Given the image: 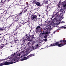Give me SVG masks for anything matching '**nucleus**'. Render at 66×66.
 <instances>
[{"instance_id":"obj_1","label":"nucleus","mask_w":66,"mask_h":66,"mask_svg":"<svg viewBox=\"0 0 66 66\" xmlns=\"http://www.w3.org/2000/svg\"><path fill=\"white\" fill-rule=\"evenodd\" d=\"M33 38L34 35H29V34H28L26 35L25 36H24L23 38L22 39L21 42H22V43H24L27 40V39L29 42H32L33 40Z\"/></svg>"},{"instance_id":"obj_2","label":"nucleus","mask_w":66,"mask_h":66,"mask_svg":"<svg viewBox=\"0 0 66 66\" xmlns=\"http://www.w3.org/2000/svg\"><path fill=\"white\" fill-rule=\"evenodd\" d=\"M63 43H65V45H66V40H61L60 41H59L58 42H56V43H54L51 44L50 45V46L49 47H50L52 46H57L58 47H62L64 45H65V44H64Z\"/></svg>"},{"instance_id":"obj_3","label":"nucleus","mask_w":66,"mask_h":66,"mask_svg":"<svg viewBox=\"0 0 66 66\" xmlns=\"http://www.w3.org/2000/svg\"><path fill=\"white\" fill-rule=\"evenodd\" d=\"M52 29V28L50 29L49 28V27H45L43 29V32H44L45 33H50V32H50V30Z\"/></svg>"},{"instance_id":"obj_4","label":"nucleus","mask_w":66,"mask_h":66,"mask_svg":"<svg viewBox=\"0 0 66 66\" xmlns=\"http://www.w3.org/2000/svg\"><path fill=\"white\" fill-rule=\"evenodd\" d=\"M35 56V54H31L27 56V57L24 56V57L23 58V59H21V61H22L26 60H27V59H28L29 57H31V56Z\"/></svg>"},{"instance_id":"obj_5","label":"nucleus","mask_w":66,"mask_h":66,"mask_svg":"<svg viewBox=\"0 0 66 66\" xmlns=\"http://www.w3.org/2000/svg\"><path fill=\"white\" fill-rule=\"evenodd\" d=\"M5 0H1V1L0 2V4H2L0 6V8L1 9V10H2V9L3 8V7H4V6L5 5V4H4L5 3Z\"/></svg>"},{"instance_id":"obj_6","label":"nucleus","mask_w":66,"mask_h":66,"mask_svg":"<svg viewBox=\"0 0 66 66\" xmlns=\"http://www.w3.org/2000/svg\"><path fill=\"white\" fill-rule=\"evenodd\" d=\"M20 54H19L17 55L16 57H15L14 58V63H16L18 62V60H17V59H20Z\"/></svg>"},{"instance_id":"obj_7","label":"nucleus","mask_w":66,"mask_h":66,"mask_svg":"<svg viewBox=\"0 0 66 66\" xmlns=\"http://www.w3.org/2000/svg\"><path fill=\"white\" fill-rule=\"evenodd\" d=\"M13 63H14L13 62H9L6 61L5 62H4L3 63H0V66L10 65V64H13Z\"/></svg>"},{"instance_id":"obj_8","label":"nucleus","mask_w":66,"mask_h":66,"mask_svg":"<svg viewBox=\"0 0 66 66\" xmlns=\"http://www.w3.org/2000/svg\"><path fill=\"white\" fill-rule=\"evenodd\" d=\"M65 10H66V9H65V10L64 8V7L63 6V7H61V9H60V11H59L58 12L56 13L55 15H57V14H58V13L59 14L60 13H60V12H62V13H65V11H65Z\"/></svg>"},{"instance_id":"obj_9","label":"nucleus","mask_w":66,"mask_h":66,"mask_svg":"<svg viewBox=\"0 0 66 66\" xmlns=\"http://www.w3.org/2000/svg\"><path fill=\"white\" fill-rule=\"evenodd\" d=\"M38 44H37V45H36L35 46H32L31 47V48L30 51H33L35 49H37L38 48Z\"/></svg>"},{"instance_id":"obj_10","label":"nucleus","mask_w":66,"mask_h":66,"mask_svg":"<svg viewBox=\"0 0 66 66\" xmlns=\"http://www.w3.org/2000/svg\"><path fill=\"white\" fill-rule=\"evenodd\" d=\"M27 10H28V7H25L24 9H23L22 11H21L20 12V13H19V14H21L22 13L24 14L25 12H26L27 11Z\"/></svg>"},{"instance_id":"obj_11","label":"nucleus","mask_w":66,"mask_h":66,"mask_svg":"<svg viewBox=\"0 0 66 66\" xmlns=\"http://www.w3.org/2000/svg\"><path fill=\"white\" fill-rule=\"evenodd\" d=\"M31 20H35L37 19V16L33 14L31 16Z\"/></svg>"},{"instance_id":"obj_12","label":"nucleus","mask_w":66,"mask_h":66,"mask_svg":"<svg viewBox=\"0 0 66 66\" xmlns=\"http://www.w3.org/2000/svg\"><path fill=\"white\" fill-rule=\"evenodd\" d=\"M61 4V5H62L64 7L63 9L65 10L66 9V2H62Z\"/></svg>"},{"instance_id":"obj_13","label":"nucleus","mask_w":66,"mask_h":66,"mask_svg":"<svg viewBox=\"0 0 66 66\" xmlns=\"http://www.w3.org/2000/svg\"><path fill=\"white\" fill-rule=\"evenodd\" d=\"M9 12L10 11H8V10H6L3 13V14L2 15L3 17H4L5 16V15H6V14H9Z\"/></svg>"},{"instance_id":"obj_14","label":"nucleus","mask_w":66,"mask_h":66,"mask_svg":"<svg viewBox=\"0 0 66 66\" xmlns=\"http://www.w3.org/2000/svg\"><path fill=\"white\" fill-rule=\"evenodd\" d=\"M17 33H16L14 35H11V36L10 37L11 39H14V38L16 37V36H17Z\"/></svg>"},{"instance_id":"obj_15","label":"nucleus","mask_w":66,"mask_h":66,"mask_svg":"<svg viewBox=\"0 0 66 66\" xmlns=\"http://www.w3.org/2000/svg\"><path fill=\"white\" fill-rule=\"evenodd\" d=\"M19 13L18 15L16 16L15 15V18H14V20H18V19H19V18H20V15H19Z\"/></svg>"},{"instance_id":"obj_16","label":"nucleus","mask_w":66,"mask_h":66,"mask_svg":"<svg viewBox=\"0 0 66 66\" xmlns=\"http://www.w3.org/2000/svg\"><path fill=\"white\" fill-rule=\"evenodd\" d=\"M63 16V14L62 13V14H61V16H60V18H59V19H60L59 20L58 19L57 20L58 22L61 21V20H62V19H63V18H64V17Z\"/></svg>"},{"instance_id":"obj_17","label":"nucleus","mask_w":66,"mask_h":66,"mask_svg":"<svg viewBox=\"0 0 66 66\" xmlns=\"http://www.w3.org/2000/svg\"><path fill=\"white\" fill-rule=\"evenodd\" d=\"M7 45V44H1V47H0V49H2V48H3V47H4V48H6L7 47V46H6V45Z\"/></svg>"},{"instance_id":"obj_18","label":"nucleus","mask_w":66,"mask_h":66,"mask_svg":"<svg viewBox=\"0 0 66 66\" xmlns=\"http://www.w3.org/2000/svg\"><path fill=\"white\" fill-rule=\"evenodd\" d=\"M15 15H12V16H10L8 17V18H9V19H14L13 20V21H14V18H15Z\"/></svg>"},{"instance_id":"obj_19","label":"nucleus","mask_w":66,"mask_h":66,"mask_svg":"<svg viewBox=\"0 0 66 66\" xmlns=\"http://www.w3.org/2000/svg\"><path fill=\"white\" fill-rule=\"evenodd\" d=\"M11 58V57H10V56H8L7 59H0V62H2V61H5V60H8L9 59H10Z\"/></svg>"},{"instance_id":"obj_20","label":"nucleus","mask_w":66,"mask_h":66,"mask_svg":"<svg viewBox=\"0 0 66 66\" xmlns=\"http://www.w3.org/2000/svg\"><path fill=\"white\" fill-rule=\"evenodd\" d=\"M12 21L13 22V23H14V22H17L18 23H19V25L20 24V23L19 22V19H18L17 20H16L15 21L14 20L13 21Z\"/></svg>"},{"instance_id":"obj_21","label":"nucleus","mask_w":66,"mask_h":66,"mask_svg":"<svg viewBox=\"0 0 66 66\" xmlns=\"http://www.w3.org/2000/svg\"><path fill=\"white\" fill-rule=\"evenodd\" d=\"M54 13H55L54 12L53 15H54V16H57V17H59L60 16H61V15H62V13H60V14H58H58L56 15H55V14H54Z\"/></svg>"},{"instance_id":"obj_22","label":"nucleus","mask_w":66,"mask_h":66,"mask_svg":"<svg viewBox=\"0 0 66 66\" xmlns=\"http://www.w3.org/2000/svg\"><path fill=\"white\" fill-rule=\"evenodd\" d=\"M6 28L7 29V28H6V27H4V26L2 28H0V30L2 31H3Z\"/></svg>"},{"instance_id":"obj_23","label":"nucleus","mask_w":66,"mask_h":66,"mask_svg":"<svg viewBox=\"0 0 66 66\" xmlns=\"http://www.w3.org/2000/svg\"><path fill=\"white\" fill-rule=\"evenodd\" d=\"M46 34L45 32H44L42 33H40L39 34V37L41 38H42L43 37V35Z\"/></svg>"},{"instance_id":"obj_24","label":"nucleus","mask_w":66,"mask_h":66,"mask_svg":"<svg viewBox=\"0 0 66 66\" xmlns=\"http://www.w3.org/2000/svg\"><path fill=\"white\" fill-rule=\"evenodd\" d=\"M43 3H44V4L46 5L48 3V2H49L48 1H45V0H44V1H43Z\"/></svg>"},{"instance_id":"obj_25","label":"nucleus","mask_w":66,"mask_h":66,"mask_svg":"<svg viewBox=\"0 0 66 66\" xmlns=\"http://www.w3.org/2000/svg\"><path fill=\"white\" fill-rule=\"evenodd\" d=\"M37 3V1L36 0H34L33 1V2L31 3L33 4H36Z\"/></svg>"},{"instance_id":"obj_26","label":"nucleus","mask_w":66,"mask_h":66,"mask_svg":"<svg viewBox=\"0 0 66 66\" xmlns=\"http://www.w3.org/2000/svg\"><path fill=\"white\" fill-rule=\"evenodd\" d=\"M40 4V3L37 2L36 3V4L38 6H39Z\"/></svg>"},{"instance_id":"obj_27","label":"nucleus","mask_w":66,"mask_h":66,"mask_svg":"<svg viewBox=\"0 0 66 66\" xmlns=\"http://www.w3.org/2000/svg\"><path fill=\"white\" fill-rule=\"evenodd\" d=\"M13 40H14V42H16L17 41H19V40H18V39H14Z\"/></svg>"},{"instance_id":"obj_28","label":"nucleus","mask_w":66,"mask_h":66,"mask_svg":"<svg viewBox=\"0 0 66 66\" xmlns=\"http://www.w3.org/2000/svg\"><path fill=\"white\" fill-rule=\"evenodd\" d=\"M17 50L19 51H20V47H18L16 49Z\"/></svg>"},{"instance_id":"obj_29","label":"nucleus","mask_w":66,"mask_h":66,"mask_svg":"<svg viewBox=\"0 0 66 66\" xmlns=\"http://www.w3.org/2000/svg\"><path fill=\"white\" fill-rule=\"evenodd\" d=\"M30 45V42H28L26 45V46H29Z\"/></svg>"},{"instance_id":"obj_30","label":"nucleus","mask_w":66,"mask_h":66,"mask_svg":"<svg viewBox=\"0 0 66 66\" xmlns=\"http://www.w3.org/2000/svg\"><path fill=\"white\" fill-rule=\"evenodd\" d=\"M51 3H50V4H48V5L47 6V8H48V7L51 5Z\"/></svg>"},{"instance_id":"obj_31","label":"nucleus","mask_w":66,"mask_h":66,"mask_svg":"<svg viewBox=\"0 0 66 66\" xmlns=\"http://www.w3.org/2000/svg\"><path fill=\"white\" fill-rule=\"evenodd\" d=\"M65 26H62V29H66V27H64Z\"/></svg>"},{"instance_id":"obj_32","label":"nucleus","mask_w":66,"mask_h":66,"mask_svg":"<svg viewBox=\"0 0 66 66\" xmlns=\"http://www.w3.org/2000/svg\"><path fill=\"white\" fill-rule=\"evenodd\" d=\"M48 9V8H47L46 9V14H47L49 12V11L47 10V9Z\"/></svg>"},{"instance_id":"obj_33","label":"nucleus","mask_w":66,"mask_h":66,"mask_svg":"<svg viewBox=\"0 0 66 66\" xmlns=\"http://www.w3.org/2000/svg\"><path fill=\"white\" fill-rule=\"evenodd\" d=\"M36 32H38L39 31V29H36Z\"/></svg>"},{"instance_id":"obj_34","label":"nucleus","mask_w":66,"mask_h":66,"mask_svg":"<svg viewBox=\"0 0 66 66\" xmlns=\"http://www.w3.org/2000/svg\"><path fill=\"white\" fill-rule=\"evenodd\" d=\"M60 9H61V7H60V6H59V5H58V6L57 9H58V10H60Z\"/></svg>"},{"instance_id":"obj_35","label":"nucleus","mask_w":66,"mask_h":66,"mask_svg":"<svg viewBox=\"0 0 66 66\" xmlns=\"http://www.w3.org/2000/svg\"><path fill=\"white\" fill-rule=\"evenodd\" d=\"M36 29H39V28H40V27L39 26H38L37 27Z\"/></svg>"},{"instance_id":"obj_36","label":"nucleus","mask_w":66,"mask_h":66,"mask_svg":"<svg viewBox=\"0 0 66 66\" xmlns=\"http://www.w3.org/2000/svg\"><path fill=\"white\" fill-rule=\"evenodd\" d=\"M43 40H44V41L46 42H47V38H45L43 39Z\"/></svg>"},{"instance_id":"obj_37","label":"nucleus","mask_w":66,"mask_h":66,"mask_svg":"<svg viewBox=\"0 0 66 66\" xmlns=\"http://www.w3.org/2000/svg\"><path fill=\"white\" fill-rule=\"evenodd\" d=\"M48 37V35H45L44 36V38H47Z\"/></svg>"},{"instance_id":"obj_38","label":"nucleus","mask_w":66,"mask_h":66,"mask_svg":"<svg viewBox=\"0 0 66 66\" xmlns=\"http://www.w3.org/2000/svg\"><path fill=\"white\" fill-rule=\"evenodd\" d=\"M57 30H55L54 31V32H53V34H55V32H56V31Z\"/></svg>"},{"instance_id":"obj_39","label":"nucleus","mask_w":66,"mask_h":66,"mask_svg":"<svg viewBox=\"0 0 66 66\" xmlns=\"http://www.w3.org/2000/svg\"><path fill=\"white\" fill-rule=\"evenodd\" d=\"M24 24H23V23H20V25H21V26H22V25H23Z\"/></svg>"},{"instance_id":"obj_40","label":"nucleus","mask_w":66,"mask_h":66,"mask_svg":"<svg viewBox=\"0 0 66 66\" xmlns=\"http://www.w3.org/2000/svg\"><path fill=\"white\" fill-rule=\"evenodd\" d=\"M5 2H9V0H5Z\"/></svg>"},{"instance_id":"obj_41","label":"nucleus","mask_w":66,"mask_h":66,"mask_svg":"<svg viewBox=\"0 0 66 66\" xmlns=\"http://www.w3.org/2000/svg\"><path fill=\"white\" fill-rule=\"evenodd\" d=\"M23 52H24V51H22V52H20L21 53H23Z\"/></svg>"},{"instance_id":"obj_42","label":"nucleus","mask_w":66,"mask_h":66,"mask_svg":"<svg viewBox=\"0 0 66 66\" xmlns=\"http://www.w3.org/2000/svg\"><path fill=\"white\" fill-rule=\"evenodd\" d=\"M15 55V53L13 54H12V56H14V55Z\"/></svg>"},{"instance_id":"obj_43","label":"nucleus","mask_w":66,"mask_h":66,"mask_svg":"<svg viewBox=\"0 0 66 66\" xmlns=\"http://www.w3.org/2000/svg\"><path fill=\"white\" fill-rule=\"evenodd\" d=\"M51 10V9L50 8L49 9V10H48V11H50Z\"/></svg>"},{"instance_id":"obj_44","label":"nucleus","mask_w":66,"mask_h":66,"mask_svg":"<svg viewBox=\"0 0 66 66\" xmlns=\"http://www.w3.org/2000/svg\"><path fill=\"white\" fill-rule=\"evenodd\" d=\"M41 6H43V5H42L40 4V5H39V7Z\"/></svg>"},{"instance_id":"obj_45","label":"nucleus","mask_w":66,"mask_h":66,"mask_svg":"<svg viewBox=\"0 0 66 66\" xmlns=\"http://www.w3.org/2000/svg\"><path fill=\"white\" fill-rule=\"evenodd\" d=\"M41 25H40V26L41 27H42V26H44V25H43V24H42V23L41 24Z\"/></svg>"},{"instance_id":"obj_46","label":"nucleus","mask_w":66,"mask_h":66,"mask_svg":"<svg viewBox=\"0 0 66 66\" xmlns=\"http://www.w3.org/2000/svg\"><path fill=\"white\" fill-rule=\"evenodd\" d=\"M20 49H22V46L20 47Z\"/></svg>"},{"instance_id":"obj_47","label":"nucleus","mask_w":66,"mask_h":66,"mask_svg":"<svg viewBox=\"0 0 66 66\" xmlns=\"http://www.w3.org/2000/svg\"><path fill=\"white\" fill-rule=\"evenodd\" d=\"M11 27H12V25H11L10 26V27H8L9 28H11Z\"/></svg>"},{"instance_id":"obj_48","label":"nucleus","mask_w":66,"mask_h":66,"mask_svg":"<svg viewBox=\"0 0 66 66\" xmlns=\"http://www.w3.org/2000/svg\"><path fill=\"white\" fill-rule=\"evenodd\" d=\"M59 28L60 29H62V26L60 27Z\"/></svg>"},{"instance_id":"obj_49","label":"nucleus","mask_w":66,"mask_h":66,"mask_svg":"<svg viewBox=\"0 0 66 66\" xmlns=\"http://www.w3.org/2000/svg\"><path fill=\"white\" fill-rule=\"evenodd\" d=\"M18 27H16V28H15V30H17V29H18Z\"/></svg>"},{"instance_id":"obj_50","label":"nucleus","mask_w":66,"mask_h":66,"mask_svg":"<svg viewBox=\"0 0 66 66\" xmlns=\"http://www.w3.org/2000/svg\"><path fill=\"white\" fill-rule=\"evenodd\" d=\"M30 52H29V53H27V54H29V53H30Z\"/></svg>"},{"instance_id":"obj_51","label":"nucleus","mask_w":66,"mask_h":66,"mask_svg":"<svg viewBox=\"0 0 66 66\" xmlns=\"http://www.w3.org/2000/svg\"><path fill=\"white\" fill-rule=\"evenodd\" d=\"M60 28H59L58 29H57V30H60Z\"/></svg>"},{"instance_id":"obj_52","label":"nucleus","mask_w":66,"mask_h":66,"mask_svg":"<svg viewBox=\"0 0 66 66\" xmlns=\"http://www.w3.org/2000/svg\"><path fill=\"white\" fill-rule=\"evenodd\" d=\"M54 17V16H53L52 17V18H51V19H52V18H53Z\"/></svg>"},{"instance_id":"obj_53","label":"nucleus","mask_w":66,"mask_h":66,"mask_svg":"<svg viewBox=\"0 0 66 66\" xmlns=\"http://www.w3.org/2000/svg\"><path fill=\"white\" fill-rule=\"evenodd\" d=\"M61 23H63V21H62L61 22Z\"/></svg>"},{"instance_id":"obj_54","label":"nucleus","mask_w":66,"mask_h":66,"mask_svg":"<svg viewBox=\"0 0 66 66\" xmlns=\"http://www.w3.org/2000/svg\"><path fill=\"white\" fill-rule=\"evenodd\" d=\"M59 3H61V1H60L59 2Z\"/></svg>"},{"instance_id":"obj_55","label":"nucleus","mask_w":66,"mask_h":66,"mask_svg":"<svg viewBox=\"0 0 66 66\" xmlns=\"http://www.w3.org/2000/svg\"><path fill=\"white\" fill-rule=\"evenodd\" d=\"M18 5V4H15V5Z\"/></svg>"},{"instance_id":"obj_56","label":"nucleus","mask_w":66,"mask_h":66,"mask_svg":"<svg viewBox=\"0 0 66 66\" xmlns=\"http://www.w3.org/2000/svg\"><path fill=\"white\" fill-rule=\"evenodd\" d=\"M40 14H39V17H40Z\"/></svg>"},{"instance_id":"obj_57","label":"nucleus","mask_w":66,"mask_h":66,"mask_svg":"<svg viewBox=\"0 0 66 66\" xmlns=\"http://www.w3.org/2000/svg\"><path fill=\"white\" fill-rule=\"evenodd\" d=\"M42 42H44V39L43 40H42Z\"/></svg>"},{"instance_id":"obj_58","label":"nucleus","mask_w":66,"mask_h":66,"mask_svg":"<svg viewBox=\"0 0 66 66\" xmlns=\"http://www.w3.org/2000/svg\"><path fill=\"white\" fill-rule=\"evenodd\" d=\"M1 18H1V16H0V19H1Z\"/></svg>"},{"instance_id":"obj_59","label":"nucleus","mask_w":66,"mask_h":66,"mask_svg":"<svg viewBox=\"0 0 66 66\" xmlns=\"http://www.w3.org/2000/svg\"><path fill=\"white\" fill-rule=\"evenodd\" d=\"M21 25H20V26H19V27H21Z\"/></svg>"},{"instance_id":"obj_60","label":"nucleus","mask_w":66,"mask_h":66,"mask_svg":"<svg viewBox=\"0 0 66 66\" xmlns=\"http://www.w3.org/2000/svg\"><path fill=\"white\" fill-rule=\"evenodd\" d=\"M49 1H50V2H51V1H51V0H49Z\"/></svg>"},{"instance_id":"obj_61","label":"nucleus","mask_w":66,"mask_h":66,"mask_svg":"<svg viewBox=\"0 0 66 66\" xmlns=\"http://www.w3.org/2000/svg\"><path fill=\"white\" fill-rule=\"evenodd\" d=\"M12 44H13V43H10V44H11L12 45Z\"/></svg>"},{"instance_id":"obj_62","label":"nucleus","mask_w":66,"mask_h":66,"mask_svg":"<svg viewBox=\"0 0 66 66\" xmlns=\"http://www.w3.org/2000/svg\"><path fill=\"white\" fill-rule=\"evenodd\" d=\"M59 24H60V22H59Z\"/></svg>"},{"instance_id":"obj_63","label":"nucleus","mask_w":66,"mask_h":66,"mask_svg":"<svg viewBox=\"0 0 66 66\" xmlns=\"http://www.w3.org/2000/svg\"><path fill=\"white\" fill-rule=\"evenodd\" d=\"M0 20H1L2 21V20H1V19H0Z\"/></svg>"},{"instance_id":"obj_64","label":"nucleus","mask_w":66,"mask_h":66,"mask_svg":"<svg viewBox=\"0 0 66 66\" xmlns=\"http://www.w3.org/2000/svg\"><path fill=\"white\" fill-rule=\"evenodd\" d=\"M41 22H42V19H41Z\"/></svg>"}]
</instances>
